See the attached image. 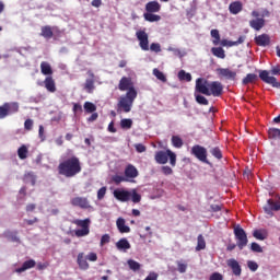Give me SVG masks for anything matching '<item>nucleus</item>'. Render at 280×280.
<instances>
[{
	"label": "nucleus",
	"instance_id": "nucleus-34",
	"mask_svg": "<svg viewBox=\"0 0 280 280\" xmlns=\"http://www.w3.org/2000/svg\"><path fill=\"white\" fill-rule=\"evenodd\" d=\"M28 152L30 151L27 150V147L25 144H22L18 149V156H19V159H21V161H25V159H27Z\"/></svg>",
	"mask_w": 280,
	"mask_h": 280
},
{
	"label": "nucleus",
	"instance_id": "nucleus-55",
	"mask_svg": "<svg viewBox=\"0 0 280 280\" xmlns=\"http://www.w3.org/2000/svg\"><path fill=\"white\" fill-rule=\"evenodd\" d=\"M177 270L178 272H180L182 275L187 272V264H183L180 261H177Z\"/></svg>",
	"mask_w": 280,
	"mask_h": 280
},
{
	"label": "nucleus",
	"instance_id": "nucleus-47",
	"mask_svg": "<svg viewBox=\"0 0 280 280\" xmlns=\"http://www.w3.org/2000/svg\"><path fill=\"white\" fill-rule=\"evenodd\" d=\"M268 135L270 139H280V129L271 128L269 129Z\"/></svg>",
	"mask_w": 280,
	"mask_h": 280
},
{
	"label": "nucleus",
	"instance_id": "nucleus-45",
	"mask_svg": "<svg viewBox=\"0 0 280 280\" xmlns=\"http://www.w3.org/2000/svg\"><path fill=\"white\" fill-rule=\"evenodd\" d=\"M153 75H155V78L160 80V82H167V78L165 77V74L156 68L153 69Z\"/></svg>",
	"mask_w": 280,
	"mask_h": 280
},
{
	"label": "nucleus",
	"instance_id": "nucleus-37",
	"mask_svg": "<svg viewBox=\"0 0 280 280\" xmlns=\"http://www.w3.org/2000/svg\"><path fill=\"white\" fill-rule=\"evenodd\" d=\"M258 77L255 73H248L244 79H243V84H253V82H257Z\"/></svg>",
	"mask_w": 280,
	"mask_h": 280
},
{
	"label": "nucleus",
	"instance_id": "nucleus-15",
	"mask_svg": "<svg viewBox=\"0 0 280 280\" xmlns=\"http://www.w3.org/2000/svg\"><path fill=\"white\" fill-rule=\"evenodd\" d=\"M139 176V170L136 168L135 165L128 164L125 167V178H127L128 183H132V179Z\"/></svg>",
	"mask_w": 280,
	"mask_h": 280
},
{
	"label": "nucleus",
	"instance_id": "nucleus-41",
	"mask_svg": "<svg viewBox=\"0 0 280 280\" xmlns=\"http://www.w3.org/2000/svg\"><path fill=\"white\" fill-rule=\"evenodd\" d=\"M178 78L182 81L191 82V73L186 72L185 70L178 72Z\"/></svg>",
	"mask_w": 280,
	"mask_h": 280
},
{
	"label": "nucleus",
	"instance_id": "nucleus-27",
	"mask_svg": "<svg viewBox=\"0 0 280 280\" xmlns=\"http://www.w3.org/2000/svg\"><path fill=\"white\" fill-rule=\"evenodd\" d=\"M35 267H36V260L30 259L24 261L22 267L18 268L15 271L21 273V272H25V270H30L31 268H35Z\"/></svg>",
	"mask_w": 280,
	"mask_h": 280
},
{
	"label": "nucleus",
	"instance_id": "nucleus-36",
	"mask_svg": "<svg viewBox=\"0 0 280 280\" xmlns=\"http://www.w3.org/2000/svg\"><path fill=\"white\" fill-rule=\"evenodd\" d=\"M210 154L214 156L218 161H222L223 154H222V149L220 147H213L210 149Z\"/></svg>",
	"mask_w": 280,
	"mask_h": 280
},
{
	"label": "nucleus",
	"instance_id": "nucleus-4",
	"mask_svg": "<svg viewBox=\"0 0 280 280\" xmlns=\"http://www.w3.org/2000/svg\"><path fill=\"white\" fill-rule=\"evenodd\" d=\"M170 160L172 167H176V153L167 149L166 151H158L155 153V161L159 165H165Z\"/></svg>",
	"mask_w": 280,
	"mask_h": 280
},
{
	"label": "nucleus",
	"instance_id": "nucleus-42",
	"mask_svg": "<svg viewBox=\"0 0 280 280\" xmlns=\"http://www.w3.org/2000/svg\"><path fill=\"white\" fill-rule=\"evenodd\" d=\"M23 180H25V183H31V185H36V175H34V173H26L24 175Z\"/></svg>",
	"mask_w": 280,
	"mask_h": 280
},
{
	"label": "nucleus",
	"instance_id": "nucleus-51",
	"mask_svg": "<svg viewBox=\"0 0 280 280\" xmlns=\"http://www.w3.org/2000/svg\"><path fill=\"white\" fill-rule=\"evenodd\" d=\"M247 268H249V270H252V272H257L259 265H257L256 261L249 260V261H247Z\"/></svg>",
	"mask_w": 280,
	"mask_h": 280
},
{
	"label": "nucleus",
	"instance_id": "nucleus-62",
	"mask_svg": "<svg viewBox=\"0 0 280 280\" xmlns=\"http://www.w3.org/2000/svg\"><path fill=\"white\" fill-rule=\"evenodd\" d=\"M210 280H223V277L220 272H214L210 276Z\"/></svg>",
	"mask_w": 280,
	"mask_h": 280
},
{
	"label": "nucleus",
	"instance_id": "nucleus-25",
	"mask_svg": "<svg viewBox=\"0 0 280 280\" xmlns=\"http://www.w3.org/2000/svg\"><path fill=\"white\" fill-rule=\"evenodd\" d=\"M44 86L48 93H56V81L52 77H46L44 80Z\"/></svg>",
	"mask_w": 280,
	"mask_h": 280
},
{
	"label": "nucleus",
	"instance_id": "nucleus-3",
	"mask_svg": "<svg viewBox=\"0 0 280 280\" xmlns=\"http://www.w3.org/2000/svg\"><path fill=\"white\" fill-rule=\"evenodd\" d=\"M72 224L78 226V230H74L75 237H86L91 233V219H75L72 221Z\"/></svg>",
	"mask_w": 280,
	"mask_h": 280
},
{
	"label": "nucleus",
	"instance_id": "nucleus-14",
	"mask_svg": "<svg viewBox=\"0 0 280 280\" xmlns=\"http://www.w3.org/2000/svg\"><path fill=\"white\" fill-rule=\"evenodd\" d=\"M113 194L114 198H116V200H119V202H128L130 201V197L132 196V192L126 189H115Z\"/></svg>",
	"mask_w": 280,
	"mask_h": 280
},
{
	"label": "nucleus",
	"instance_id": "nucleus-49",
	"mask_svg": "<svg viewBox=\"0 0 280 280\" xmlns=\"http://www.w3.org/2000/svg\"><path fill=\"white\" fill-rule=\"evenodd\" d=\"M130 200L132 202H135V205H137V203L141 202V195H139V192H137V190L133 189L131 192V196H130Z\"/></svg>",
	"mask_w": 280,
	"mask_h": 280
},
{
	"label": "nucleus",
	"instance_id": "nucleus-43",
	"mask_svg": "<svg viewBox=\"0 0 280 280\" xmlns=\"http://www.w3.org/2000/svg\"><path fill=\"white\" fill-rule=\"evenodd\" d=\"M83 108L85 113H95V110H97V106H95V104L92 102H85Z\"/></svg>",
	"mask_w": 280,
	"mask_h": 280
},
{
	"label": "nucleus",
	"instance_id": "nucleus-13",
	"mask_svg": "<svg viewBox=\"0 0 280 280\" xmlns=\"http://www.w3.org/2000/svg\"><path fill=\"white\" fill-rule=\"evenodd\" d=\"M264 211L267 215L272 218V215H275L272 211H280V201L275 202V200L268 199L267 205L264 207Z\"/></svg>",
	"mask_w": 280,
	"mask_h": 280
},
{
	"label": "nucleus",
	"instance_id": "nucleus-26",
	"mask_svg": "<svg viewBox=\"0 0 280 280\" xmlns=\"http://www.w3.org/2000/svg\"><path fill=\"white\" fill-rule=\"evenodd\" d=\"M116 226L119 233H130V226L126 225V219L118 218L116 221Z\"/></svg>",
	"mask_w": 280,
	"mask_h": 280
},
{
	"label": "nucleus",
	"instance_id": "nucleus-16",
	"mask_svg": "<svg viewBox=\"0 0 280 280\" xmlns=\"http://www.w3.org/2000/svg\"><path fill=\"white\" fill-rule=\"evenodd\" d=\"M217 73L221 78H225V80H235V78H237V72L229 68H218Z\"/></svg>",
	"mask_w": 280,
	"mask_h": 280
},
{
	"label": "nucleus",
	"instance_id": "nucleus-48",
	"mask_svg": "<svg viewBox=\"0 0 280 280\" xmlns=\"http://www.w3.org/2000/svg\"><path fill=\"white\" fill-rule=\"evenodd\" d=\"M210 34H211V37L214 38V39L212 40L213 45H218V44L220 43V31H218V30H212V31L210 32Z\"/></svg>",
	"mask_w": 280,
	"mask_h": 280
},
{
	"label": "nucleus",
	"instance_id": "nucleus-11",
	"mask_svg": "<svg viewBox=\"0 0 280 280\" xmlns=\"http://www.w3.org/2000/svg\"><path fill=\"white\" fill-rule=\"evenodd\" d=\"M259 78L260 80H262V82H266V84H271V86H273L275 89L280 88V83L277 81V78L270 77V72H268L267 70H261L259 72Z\"/></svg>",
	"mask_w": 280,
	"mask_h": 280
},
{
	"label": "nucleus",
	"instance_id": "nucleus-40",
	"mask_svg": "<svg viewBox=\"0 0 280 280\" xmlns=\"http://www.w3.org/2000/svg\"><path fill=\"white\" fill-rule=\"evenodd\" d=\"M120 128H122V130H130V128H132V119L130 118L121 119Z\"/></svg>",
	"mask_w": 280,
	"mask_h": 280
},
{
	"label": "nucleus",
	"instance_id": "nucleus-29",
	"mask_svg": "<svg viewBox=\"0 0 280 280\" xmlns=\"http://www.w3.org/2000/svg\"><path fill=\"white\" fill-rule=\"evenodd\" d=\"M116 248L118 250H130V242H128V238L124 237L120 238L117 243H116Z\"/></svg>",
	"mask_w": 280,
	"mask_h": 280
},
{
	"label": "nucleus",
	"instance_id": "nucleus-50",
	"mask_svg": "<svg viewBox=\"0 0 280 280\" xmlns=\"http://www.w3.org/2000/svg\"><path fill=\"white\" fill-rule=\"evenodd\" d=\"M253 236L256 238V240H260L261 242H264V240H266V234H264V232H261V230H255L253 232Z\"/></svg>",
	"mask_w": 280,
	"mask_h": 280
},
{
	"label": "nucleus",
	"instance_id": "nucleus-19",
	"mask_svg": "<svg viewBox=\"0 0 280 280\" xmlns=\"http://www.w3.org/2000/svg\"><path fill=\"white\" fill-rule=\"evenodd\" d=\"M228 266L231 268L233 275L235 277H240L242 275V266H240V262L235 258H231L228 260Z\"/></svg>",
	"mask_w": 280,
	"mask_h": 280
},
{
	"label": "nucleus",
	"instance_id": "nucleus-23",
	"mask_svg": "<svg viewBox=\"0 0 280 280\" xmlns=\"http://www.w3.org/2000/svg\"><path fill=\"white\" fill-rule=\"evenodd\" d=\"M242 10H244V3H242L240 0L233 1L229 5L230 14H240Z\"/></svg>",
	"mask_w": 280,
	"mask_h": 280
},
{
	"label": "nucleus",
	"instance_id": "nucleus-54",
	"mask_svg": "<svg viewBox=\"0 0 280 280\" xmlns=\"http://www.w3.org/2000/svg\"><path fill=\"white\" fill-rule=\"evenodd\" d=\"M150 50H151V51H154V54H160V51H161V44H159V43H152V44L150 45Z\"/></svg>",
	"mask_w": 280,
	"mask_h": 280
},
{
	"label": "nucleus",
	"instance_id": "nucleus-58",
	"mask_svg": "<svg viewBox=\"0 0 280 280\" xmlns=\"http://www.w3.org/2000/svg\"><path fill=\"white\" fill-rule=\"evenodd\" d=\"M220 45L222 47H235L236 44H233V42H230L229 39H222L220 40Z\"/></svg>",
	"mask_w": 280,
	"mask_h": 280
},
{
	"label": "nucleus",
	"instance_id": "nucleus-46",
	"mask_svg": "<svg viewBox=\"0 0 280 280\" xmlns=\"http://www.w3.org/2000/svg\"><path fill=\"white\" fill-rule=\"evenodd\" d=\"M112 180L115 183V185H119L121 183H128V178H126V176H121V175H114L112 177Z\"/></svg>",
	"mask_w": 280,
	"mask_h": 280
},
{
	"label": "nucleus",
	"instance_id": "nucleus-38",
	"mask_svg": "<svg viewBox=\"0 0 280 280\" xmlns=\"http://www.w3.org/2000/svg\"><path fill=\"white\" fill-rule=\"evenodd\" d=\"M195 100L197 104H200L201 106H209V100H207V97H205L201 94H197L196 92H195Z\"/></svg>",
	"mask_w": 280,
	"mask_h": 280
},
{
	"label": "nucleus",
	"instance_id": "nucleus-52",
	"mask_svg": "<svg viewBox=\"0 0 280 280\" xmlns=\"http://www.w3.org/2000/svg\"><path fill=\"white\" fill-rule=\"evenodd\" d=\"M107 188L106 186H103L97 191V200H104V197L106 196Z\"/></svg>",
	"mask_w": 280,
	"mask_h": 280
},
{
	"label": "nucleus",
	"instance_id": "nucleus-59",
	"mask_svg": "<svg viewBox=\"0 0 280 280\" xmlns=\"http://www.w3.org/2000/svg\"><path fill=\"white\" fill-rule=\"evenodd\" d=\"M110 242V235L104 234L101 237V246H104L105 244H108Z\"/></svg>",
	"mask_w": 280,
	"mask_h": 280
},
{
	"label": "nucleus",
	"instance_id": "nucleus-24",
	"mask_svg": "<svg viewBox=\"0 0 280 280\" xmlns=\"http://www.w3.org/2000/svg\"><path fill=\"white\" fill-rule=\"evenodd\" d=\"M145 12L152 14L161 12V3H159L156 0L148 2L145 4Z\"/></svg>",
	"mask_w": 280,
	"mask_h": 280
},
{
	"label": "nucleus",
	"instance_id": "nucleus-6",
	"mask_svg": "<svg viewBox=\"0 0 280 280\" xmlns=\"http://www.w3.org/2000/svg\"><path fill=\"white\" fill-rule=\"evenodd\" d=\"M19 108L20 106L18 102L4 103L0 106V119H5V117L10 115L19 113Z\"/></svg>",
	"mask_w": 280,
	"mask_h": 280
},
{
	"label": "nucleus",
	"instance_id": "nucleus-57",
	"mask_svg": "<svg viewBox=\"0 0 280 280\" xmlns=\"http://www.w3.org/2000/svg\"><path fill=\"white\" fill-rule=\"evenodd\" d=\"M24 128L25 130H32V128H34V120L32 119H26L24 122Z\"/></svg>",
	"mask_w": 280,
	"mask_h": 280
},
{
	"label": "nucleus",
	"instance_id": "nucleus-9",
	"mask_svg": "<svg viewBox=\"0 0 280 280\" xmlns=\"http://www.w3.org/2000/svg\"><path fill=\"white\" fill-rule=\"evenodd\" d=\"M118 89L119 91H127V93H130V91L137 93V90L135 89V83L132 82V79L130 77H122L118 83Z\"/></svg>",
	"mask_w": 280,
	"mask_h": 280
},
{
	"label": "nucleus",
	"instance_id": "nucleus-17",
	"mask_svg": "<svg viewBox=\"0 0 280 280\" xmlns=\"http://www.w3.org/2000/svg\"><path fill=\"white\" fill-rule=\"evenodd\" d=\"M72 207H80V209H89V199L86 197H74L71 199Z\"/></svg>",
	"mask_w": 280,
	"mask_h": 280
},
{
	"label": "nucleus",
	"instance_id": "nucleus-61",
	"mask_svg": "<svg viewBox=\"0 0 280 280\" xmlns=\"http://www.w3.org/2000/svg\"><path fill=\"white\" fill-rule=\"evenodd\" d=\"M135 149H136V151L139 152V153H143V152H145V150H147L145 145H143V144H141V143L135 144Z\"/></svg>",
	"mask_w": 280,
	"mask_h": 280
},
{
	"label": "nucleus",
	"instance_id": "nucleus-35",
	"mask_svg": "<svg viewBox=\"0 0 280 280\" xmlns=\"http://www.w3.org/2000/svg\"><path fill=\"white\" fill-rule=\"evenodd\" d=\"M171 143L173 148L180 149L184 145L183 138L180 136H173L171 138Z\"/></svg>",
	"mask_w": 280,
	"mask_h": 280
},
{
	"label": "nucleus",
	"instance_id": "nucleus-1",
	"mask_svg": "<svg viewBox=\"0 0 280 280\" xmlns=\"http://www.w3.org/2000/svg\"><path fill=\"white\" fill-rule=\"evenodd\" d=\"M57 170L60 176L74 178L82 172V162H80V158L73 155L60 162Z\"/></svg>",
	"mask_w": 280,
	"mask_h": 280
},
{
	"label": "nucleus",
	"instance_id": "nucleus-7",
	"mask_svg": "<svg viewBox=\"0 0 280 280\" xmlns=\"http://www.w3.org/2000/svg\"><path fill=\"white\" fill-rule=\"evenodd\" d=\"M191 154L201 161V163H207L209 165V160L207 159V149L200 144H195L191 150Z\"/></svg>",
	"mask_w": 280,
	"mask_h": 280
},
{
	"label": "nucleus",
	"instance_id": "nucleus-53",
	"mask_svg": "<svg viewBox=\"0 0 280 280\" xmlns=\"http://www.w3.org/2000/svg\"><path fill=\"white\" fill-rule=\"evenodd\" d=\"M250 250H253V253H264V249L258 243H252Z\"/></svg>",
	"mask_w": 280,
	"mask_h": 280
},
{
	"label": "nucleus",
	"instance_id": "nucleus-39",
	"mask_svg": "<svg viewBox=\"0 0 280 280\" xmlns=\"http://www.w3.org/2000/svg\"><path fill=\"white\" fill-rule=\"evenodd\" d=\"M3 236L7 237V240H10V242H19V236H16V232L8 230L3 233Z\"/></svg>",
	"mask_w": 280,
	"mask_h": 280
},
{
	"label": "nucleus",
	"instance_id": "nucleus-12",
	"mask_svg": "<svg viewBox=\"0 0 280 280\" xmlns=\"http://www.w3.org/2000/svg\"><path fill=\"white\" fill-rule=\"evenodd\" d=\"M210 95L213 97H220L224 91V86L219 81H212L208 85Z\"/></svg>",
	"mask_w": 280,
	"mask_h": 280
},
{
	"label": "nucleus",
	"instance_id": "nucleus-64",
	"mask_svg": "<svg viewBox=\"0 0 280 280\" xmlns=\"http://www.w3.org/2000/svg\"><path fill=\"white\" fill-rule=\"evenodd\" d=\"M272 75H280V66H276L271 68Z\"/></svg>",
	"mask_w": 280,
	"mask_h": 280
},
{
	"label": "nucleus",
	"instance_id": "nucleus-22",
	"mask_svg": "<svg viewBox=\"0 0 280 280\" xmlns=\"http://www.w3.org/2000/svg\"><path fill=\"white\" fill-rule=\"evenodd\" d=\"M266 26V20L264 18H257L255 20L249 21V27L259 32L262 27Z\"/></svg>",
	"mask_w": 280,
	"mask_h": 280
},
{
	"label": "nucleus",
	"instance_id": "nucleus-56",
	"mask_svg": "<svg viewBox=\"0 0 280 280\" xmlns=\"http://www.w3.org/2000/svg\"><path fill=\"white\" fill-rule=\"evenodd\" d=\"M162 173L164 176H172L174 174V171L170 166H162Z\"/></svg>",
	"mask_w": 280,
	"mask_h": 280
},
{
	"label": "nucleus",
	"instance_id": "nucleus-2",
	"mask_svg": "<svg viewBox=\"0 0 280 280\" xmlns=\"http://www.w3.org/2000/svg\"><path fill=\"white\" fill-rule=\"evenodd\" d=\"M135 100H137V92H133V90L127 92L126 95L120 96L119 102L117 104V113H130L132 110Z\"/></svg>",
	"mask_w": 280,
	"mask_h": 280
},
{
	"label": "nucleus",
	"instance_id": "nucleus-60",
	"mask_svg": "<svg viewBox=\"0 0 280 280\" xmlns=\"http://www.w3.org/2000/svg\"><path fill=\"white\" fill-rule=\"evenodd\" d=\"M88 261H96L97 260V254L96 253H90L86 256Z\"/></svg>",
	"mask_w": 280,
	"mask_h": 280
},
{
	"label": "nucleus",
	"instance_id": "nucleus-33",
	"mask_svg": "<svg viewBox=\"0 0 280 280\" xmlns=\"http://www.w3.org/2000/svg\"><path fill=\"white\" fill-rule=\"evenodd\" d=\"M211 52L217 58H221L222 60H224V58H226V54L224 52V48H222V47H213V48H211Z\"/></svg>",
	"mask_w": 280,
	"mask_h": 280
},
{
	"label": "nucleus",
	"instance_id": "nucleus-5",
	"mask_svg": "<svg viewBox=\"0 0 280 280\" xmlns=\"http://www.w3.org/2000/svg\"><path fill=\"white\" fill-rule=\"evenodd\" d=\"M234 237L236 240V246L240 250H244L248 246V235L241 225L234 228Z\"/></svg>",
	"mask_w": 280,
	"mask_h": 280
},
{
	"label": "nucleus",
	"instance_id": "nucleus-18",
	"mask_svg": "<svg viewBox=\"0 0 280 280\" xmlns=\"http://www.w3.org/2000/svg\"><path fill=\"white\" fill-rule=\"evenodd\" d=\"M88 75L90 79L85 80L84 89L89 93H93V91H95V73H93V71L89 70Z\"/></svg>",
	"mask_w": 280,
	"mask_h": 280
},
{
	"label": "nucleus",
	"instance_id": "nucleus-20",
	"mask_svg": "<svg viewBox=\"0 0 280 280\" xmlns=\"http://www.w3.org/2000/svg\"><path fill=\"white\" fill-rule=\"evenodd\" d=\"M77 264L80 268V270H89V268L91 267L89 265L88 258L86 256H84V253H79L77 256Z\"/></svg>",
	"mask_w": 280,
	"mask_h": 280
},
{
	"label": "nucleus",
	"instance_id": "nucleus-63",
	"mask_svg": "<svg viewBox=\"0 0 280 280\" xmlns=\"http://www.w3.org/2000/svg\"><path fill=\"white\" fill-rule=\"evenodd\" d=\"M97 117H100V115L93 112V114L88 118V121L90 124H92L93 121H97Z\"/></svg>",
	"mask_w": 280,
	"mask_h": 280
},
{
	"label": "nucleus",
	"instance_id": "nucleus-28",
	"mask_svg": "<svg viewBox=\"0 0 280 280\" xmlns=\"http://www.w3.org/2000/svg\"><path fill=\"white\" fill-rule=\"evenodd\" d=\"M40 71L43 75H48V77L54 75V70L51 69V65H49V62L47 61L40 62Z\"/></svg>",
	"mask_w": 280,
	"mask_h": 280
},
{
	"label": "nucleus",
	"instance_id": "nucleus-8",
	"mask_svg": "<svg viewBox=\"0 0 280 280\" xmlns=\"http://www.w3.org/2000/svg\"><path fill=\"white\" fill-rule=\"evenodd\" d=\"M195 91L196 93H201V95L211 96V93H209V81L206 79L198 78L196 80Z\"/></svg>",
	"mask_w": 280,
	"mask_h": 280
},
{
	"label": "nucleus",
	"instance_id": "nucleus-10",
	"mask_svg": "<svg viewBox=\"0 0 280 280\" xmlns=\"http://www.w3.org/2000/svg\"><path fill=\"white\" fill-rule=\"evenodd\" d=\"M137 39L139 40V46L142 51H150V40L148 39V33L145 31L136 32Z\"/></svg>",
	"mask_w": 280,
	"mask_h": 280
},
{
	"label": "nucleus",
	"instance_id": "nucleus-32",
	"mask_svg": "<svg viewBox=\"0 0 280 280\" xmlns=\"http://www.w3.org/2000/svg\"><path fill=\"white\" fill-rule=\"evenodd\" d=\"M207 248V242L205 241V236L202 234H199L197 237V246L196 250H205Z\"/></svg>",
	"mask_w": 280,
	"mask_h": 280
},
{
	"label": "nucleus",
	"instance_id": "nucleus-44",
	"mask_svg": "<svg viewBox=\"0 0 280 280\" xmlns=\"http://www.w3.org/2000/svg\"><path fill=\"white\" fill-rule=\"evenodd\" d=\"M130 270H133V272H137L138 270H141V264L137 262L136 260L129 259L127 261Z\"/></svg>",
	"mask_w": 280,
	"mask_h": 280
},
{
	"label": "nucleus",
	"instance_id": "nucleus-30",
	"mask_svg": "<svg viewBox=\"0 0 280 280\" xmlns=\"http://www.w3.org/2000/svg\"><path fill=\"white\" fill-rule=\"evenodd\" d=\"M40 36L47 39L54 38V28H51L49 25L43 26Z\"/></svg>",
	"mask_w": 280,
	"mask_h": 280
},
{
	"label": "nucleus",
	"instance_id": "nucleus-31",
	"mask_svg": "<svg viewBox=\"0 0 280 280\" xmlns=\"http://www.w3.org/2000/svg\"><path fill=\"white\" fill-rule=\"evenodd\" d=\"M143 19L149 23H159V21H161V15H156L154 13H144Z\"/></svg>",
	"mask_w": 280,
	"mask_h": 280
},
{
	"label": "nucleus",
	"instance_id": "nucleus-21",
	"mask_svg": "<svg viewBox=\"0 0 280 280\" xmlns=\"http://www.w3.org/2000/svg\"><path fill=\"white\" fill-rule=\"evenodd\" d=\"M255 43L258 47H268L270 45V35L261 34L255 37Z\"/></svg>",
	"mask_w": 280,
	"mask_h": 280
}]
</instances>
